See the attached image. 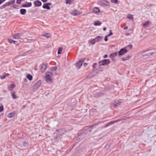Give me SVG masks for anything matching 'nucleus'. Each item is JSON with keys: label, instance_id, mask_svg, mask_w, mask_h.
Masks as SVG:
<instances>
[{"label": "nucleus", "instance_id": "obj_8", "mask_svg": "<svg viewBox=\"0 0 156 156\" xmlns=\"http://www.w3.org/2000/svg\"><path fill=\"white\" fill-rule=\"evenodd\" d=\"M15 2V0H13L10 2H7L2 6V7L5 8V6H9L11 5L14 4Z\"/></svg>", "mask_w": 156, "mask_h": 156}, {"label": "nucleus", "instance_id": "obj_31", "mask_svg": "<svg viewBox=\"0 0 156 156\" xmlns=\"http://www.w3.org/2000/svg\"><path fill=\"white\" fill-rule=\"evenodd\" d=\"M66 4H70L72 2V0H65Z\"/></svg>", "mask_w": 156, "mask_h": 156}, {"label": "nucleus", "instance_id": "obj_2", "mask_svg": "<svg viewBox=\"0 0 156 156\" xmlns=\"http://www.w3.org/2000/svg\"><path fill=\"white\" fill-rule=\"evenodd\" d=\"M110 63V60L109 59H105L99 62L100 65H107Z\"/></svg>", "mask_w": 156, "mask_h": 156}, {"label": "nucleus", "instance_id": "obj_55", "mask_svg": "<svg viewBox=\"0 0 156 156\" xmlns=\"http://www.w3.org/2000/svg\"><path fill=\"white\" fill-rule=\"evenodd\" d=\"M152 53H150V55H152Z\"/></svg>", "mask_w": 156, "mask_h": 156}, {"label": "nucleus", "instance_id": "obj_5", "mask_svg": "<svg viewBox=\"0 0 156 156\" xmlns=\"http://www.w3.org/2000/svg\"><path fill=\"white\" fill-rule=\"evenodd\" d=\"M117 55V52H115L114 53L111 54L109 56V57L112 59V61H115L116 59L114 58Z\"/></svg>", "mask_w": 156, "mask_h": 156}, {"label": "nucleus", "instance_id": "obj_16", "mask_svg": "<svg viewBox=\"0 0 156 156\" xmlns=\"http://www.w3.org/2000/svg\"><path fill=\"white\" fill-rule=\"evenodd\" d=\"M15 115V113L14 112H12L9 113L8 115V117L9 118H11L13 117Z\"/></svg>", "mask_w": 156, "mask_h": 156}, {"label": "nucleus", "instance_id": "obj_37", "mask_svg": "<svg viewBox=\"0 0 156 156\" xmlns=\"http://www.w3.org/2000/svg\"><path fill=\"white\" fill-rule=\"evenodd\" d=\"M3 110V106H0V112H2Z\"/></svg>", "mask_w": 156, "mask_h": 156}, {"label": "nucleus", "instance_id": "obj_7", "mask_svg": "<svg viewBox=\"0 0 156 156\" xmlns=\"http://www.w3.org/2000/svg\"><path fill=\"white\" fill-rule=\"evenodd\" d=\"M81 13V12H80L79 10L76 9L75 10L73 11L71 13V14L73 16H76L80 14Z\"/></svg>", "mask_w": 156, "mask_h": 156}, {"label": "nucleus", "instance_id": "obj_29", "mask_svg": "<svg viewBox=\"0 0 156 156\" xmlns=\"http://www.w3.org/2000/svg\"><path fill=\"white\" fill-rule=\"evenodd\" d=\"M15 87V85L13 84H11L9 87V89L11 90H12Z\"/></svg>", "mask_w": 156, "mask_h": 156}, {"label": "nucleus", "instance_id": "obj_52", "mask_svg": "<svg viewBox=\"0 0 156 156\" xmlns=\"http://www.w3.org/2000/svg\"><path fill=\"white\" fill-rule=\"evenodd\" d=\"M48 4V5H51V3H47Z\"/></svg>", "mask_w": 156, "mask_h": 156}, {"label": "nucleus", "instance_id": "obj_44", "mask_svg": "<svg viewBox=\"0 0 156 156\" xmlns=\"http://www.w3.org/2000/svg\"><path fill=\"white\" fill-rule=\"evenodd\" d=\"M44 2H47V0H41Z\"/></svg>", "mask_w": 156, "mask_h": 156}, {"label": "nucleus", "instance_id": "obj_9", "mask_svg": "<svg viewBox=\"0 0 156 156\" xmlns=\"http://www.w3.org/2000/svg\"><path fill=\"white\" fill-rule=\"evenodd\" d=\"M84 60L82 59L79 61L76 64V66L78 67V69H80L82 64V63L83 62Z\"/></svg>", "mask_w": 156, "mask_h": 156}, {"label": "nucleus", "instance_id": "obj_50", "mask_svg": "<svg viewBox=\"0 0 156 156\" xmlns=\"http://www.w3.org/2000/svg\"><path fill=\"white\" fill-rule=\"evenodd\" d=\"M16 42V41L13 40V43L14 44H15Z\"/></svg>", "mask_w": 156, "mask_h": 156}, {"label": "nucleus", "instance_id": "obj_12", "mask_svg": "<svg viewBox=\"0 0 156 156\" xmlns=\"http://www.w3.org/2000/svg\"><path fill=\"white\" fill-rule=\"evenodd\" d=\"M94 39L96 43L100 41L101 40H102L103 39V37L101 36H97Z\"/></svg>", "mask_w": 156, "mask_h": 156}, {"label": "nucleus", "instance_id": "obj_4", "mask_svg": "<svg viewBox=\"0 0 156 156\" xmlns=\"http://www.w3.org/2000/svg\"><path fill=\"white\" fill-rule=\"evenodd\" d=\"M22 33H18L12 35L13 38L15 39H18L21 38V36H23Z\"/></svg>", "mask_w": 156, "mask_h": 156}, {"label": "nucleus", "instance_id": "obj_54", "mask_svg": "<svg viewBox=\"0 0 156 156\" xmlns=\"http://www.w3.org/2000/svg\"><path fill=\"white\" fill-rule=\"evenodd\" d=\"M99 94V95H100V93L98 94Z\"/></svg>", "mask_w": 156, "mask_h": 156}, {"label": "nucleus", "instance_id": "obj_17", "mask_svg": "<svg viewBox=\"0 0 156 156\" xmlns=\"http://www.w3.org/2000/svg\"><path fill=\"white\" fill-rule=\"evenodd\" d=\"M16 92L15 91H13L12 92L11 95L13 99H16L17 98V97L15 94Z\"/></svg>", "mask_w": 156, "mask_h": 156}, {"label": "nucleus", "instance_id": "obj_41", "mask_svg": "<svg viewBox=\"0 0 156 156\" xmlns=\"http://www.w3.org/2000/svg\"><path fill=\"white\" fill-rule=\"evenodd\" d=\"M108 37L107 35L105 36V39H104V40H105V41H108V39L107 38Z\"/></svg>", "mask_w": 156, "mask_h": 156}, {"label": "nucleus", "instance_id": "obj_45", "mask_svg": "<svg viewBox=\"0 0 156 156\" xmlns=\"http://www.w3.org/2000/svg\"><path fill=\"white\" fill-rule=\"evenodd\" d=\"M83 65L85 67H86L87 65V63L85 62L84 64Z\"/></svg>", "mask_w": 156, "mask_h": 156}, {"label": "nucleus", "instance_id": "obj_36", "mask_svg": "<svg viewBox=\"0 0 156 156\" xmlns=\"http://www.w3.org/2000/svg\"><path fill=\"white\" fill-rule=\"evenodd\" d=\"M23 145L25 147H27V146L28 144L26 142H24L23 143Z\"/></svg>", "mask_w": 156, "mask_h": 156}, {"label": "nucleus", "instance_id": "obj_13", "mask_svg": "<svg viewBox=\"0 0 156 156\" xmlns=\"http://www.w3.org/2000/svg\"><path fill=\"white\" fill-rule=\"evenodd\" d=\"M133 46L132 44H129L126 46L124 48L127 51H129L132 48Z\"/></svg>", "mask_w": 156, "mask_h": 156}, {"label": "nucleus", "instance_id": "obj_18", "mask_svg": "<svg viewBox=\"0 0 156 156\" xmlns=\"http://www.w3.org/2000/svg\"><path fill=\"white\" fill-rule=\"evenodd\" d=\"M43 8L44 9H50V7L48 5V3L44 4L43 6Z\"/></svg>", "mask_w": 156, "mask_h": 156}, {"label": "nucleus", "instance_id": "obj_23", "mask_svg": "<svg viewBox=\"0 0 156 156\" xmlns=\"http://www.w3.org/2000/svg\"><path fill=\"white\" fill-rule=\"evenodd\" d=\"M101 24V23L99 21H97L94 22V25L95 26H100Z\"/></svg>", "mask_w": 156, "mask_h": 156}, {"label": "nucleus", "instance_id": "obj_30", "mask_svg": "<svg viewBox=\"0 0 156 156\" xmlns=\"http://www.w3.org/2000/svg\"><path fill=\"white\" fill-rule=\"evenodd\" d=\"M6 76L5 73H4L2 76H0V78L1 79H3L5 78Z\"/></svg>", "mask_w": 156, "mask_h": 156}, {"label": "nucleus", "instance_id": "obj_35", "mask_svg": "<svg viewBox=\"0 0 156 156\" xmlns=\"http://www.w3.org/2000/svg\"><path fill=\"white\" fill-rule=\"evenodd\" d=\"M8 41L9 43L11 44L13 43V40L11 39H8Z\"/></svg>", "mask_w": 156, "mask_h": 156}, {"label": "nucleus", "instance_id": "obj_43", "mask_svg": "<svg viewBox=\"0 0 156 156\" xmlns=\"http://www.w3.org/2000/svg\"><path fill=\"white\" fill-rule=\"evenodd\" d=\"M96 64H97V63H94L93 64V66H92L93 67V68H94V67H95V66Z\"/></svg>", "mask_w": 156, "mask_h": 156}, {"label": "nucleus", "instance_id": "obj_26", "mask_svg": "<svg viewBox=\"0 0 156 156\" xmlns=\"http://www.w3.org/2000/svg\"><path fill=\"white\" fill-rule=\"evenodd\" d=\"M127 17L129 19H132L133 20V17L132 15L129 14L127 15Z\"/></svg>", "mask_w": 156, "mask_h": 156}, {"label": "nucleus", "instance_id": "obj_14", "mask_svg": "<svg viewBox=\"0 0 156 156\" xmlns=\"http://www.w3.org/2000/svg\"><path fill=\"white\" fill-rule=\"evenodd\" d=\"M132 57L131 55H128L127 56L122 58V59L123 61H125L129 60Z\"/></svg>", "mask_w": 156, "mask_h": 156}, {"label": "nucleus", "instance_id": "obj_47", "mask_svg": "<svg viewBox=\"0 0 156 156\" xmlns=\"http://www.w3.org/2000/svg\"><path fill=\"white\" fill-rule=\"evenodd\" d=\"M6 0H0V1L1 2L3 3Z\"/></svg>", "mask_w": 156, "mask_h": 156}, {"label": "nucleus", "instance_id": "obj_6", "mask_svg": "<svg viewBox=\"0 0 156 156\" xmlns=\"http://www.w3.org/2000/svg\"><path fill=\"white\" fill-rule=\"evenodd\" d=\"M127 52L126 50L124 48L121 49L119 52V55H122Z\"/></svg>", "mask_w": 156, "mask_h": 156}, {"label": "nucleus", "instance_id": "obj_42", "mask_svg": "<svg viewBox=\"0 0 156 156\" xmlns=\"http://www.w3.org/2000/svg\"><path fill=\"white\" fill-rule=\"evenodd\" d=\"M30 53H31V52L30 51H28L26 52L25 53L26 54H27V53L30 54Z\"/></svg>", "mask_w": 156, "mask_h": 156}, {"label": "nucleus", "instance_id": "obj_10", "mask_svg": "<svg viewBox=\"0 0 156 156\" xmlns=\"http://www.w3.org/2000/svg\"><path fill=\"white\" fill-rule=\"evenodd\" d=\"M47 67V64H43L41 67V70L42 72H44Z\"/></svg>", "mask_w": 156, "mask_h": 156}, {"label": "nucleus", "instance_id": "obj_39", "mask_svg": "<svg viewBox=\"0 0 156 156\" xmlns=\"http://www.w3.org/2000/svg\"><path fill=\"white\" fill-rule=\"evenodd\" d=\"M21 0H17L16 1L17 3L19 4H21Z\"/></svg>", "mask_w": 156, "mask_h": 156}, {"label": "nucleus", "instance_id": "obj_32", "mask_svg": "<svg viewBox=\"0 0 156 156\" xmlns=\"http://www.w3.org/2000/svg\"><path fill=\"white\" fill-rule=\"evenodd\" d=\"M149 21H146L145 22V23H144L143 24V26L144 27H145V26H147V25L149 24Z\"/></svg>", "mask_w": 156, "mask_h": 156}, {"label": "nucleus", "instance_id": "obj_20", "mask_svg": "<svg viewBox=\"0 0 156 156\" xmlns=\"http://www.w3.org/2000/svg\"><path fill=\"white\" fill-rule=\"evenodd\" d=\"M93 11L95 13H97L99 12L100 11V9L97 7H95L93 9Z\"/></svg>", "mask_w": 156, "mask_h": 156}, {"label": "nucleus", "instance_id": "obj_34", "mask_svg": "<svg viewBox=\"0 0 156 156\" xmlns=\"http://www.w3.org/2000/svg\"><path fill=\"white\" fill-rule=\"evenodd\" d=\"M103 3L105 5L107 6H108L109 5V3L108 2H107V1H104V2H103Z\"/></svg>", "mask_w": 156, "mask_h": 156}, {"label": "nucleus", "instance_id": "obj_27", "mask_svg": "<svg viewBox=\"0 0 156 156\" xmlns=\"http://www.w3.org/2000/svg\"><path fill=\"white\" fill-rule=\"evenodd\" d=\"M62 50V47H60L58 49V54H60L61 53V52Z\"/></svg>", "mask_w": 156, "mask_h": 156}, {"label": "nucleus", "instance_id": "obj_15", "mask_svg": "<svg viewBox=\"0 0 156 156\" xmlns=\"http://www.w3.org/2000/svg\"><path fill=\"white\" fill-rule=\"evenodd\" d=\"M32 5V3L31 2H28L27 4H24L22 5L23 7H29Z\"/></svg>", "mask_w": 156, "mask_h": 156}, {"label": "nucleus", "instance_id": "obj_46", "mask_svg": "<svg viewBox=\"0 0 156 156\" xmlns=\"http://www.w3.org/2000/svg\"><path fill=\"white\" fill-rule=\"evenodd\" d=\"M107 57H108V55H105L104 56V58H107Z\"/></svg>", "mask_w": 156, "mask_h": 156}, {"label": "nucleus", "instance_id": "obj_24", "mask_svg": "<svg viewBox=\"0 0 156 156\" xmlns=\"http://www.w3.org/2000/svg\"><path fill=\"white\" fill-rule=\"evenodd\" d=\"M116 121H111L110 122H109L108 123H107L106 124V125L105 126V127H106L107 126H108L110 125L111 124H113Z\"/></svg>", "mask_w": 156, "mask_h": 156}, {"label": "nucleus", "instance_id": "obj_38", "mask_svg": "<svg viewBox=\"0 0 156 156\" xmlns=\"http://www.w3.org/2000/svg\"><path fill=\"white\" fill-rule=\"evenodd\" d=\"M112 3H117V0H111Z\"/></svg>", "mask_w": 156, "mask_h": 156}, {"label": "nucleus", "instance_id": "obj_48", "mask_svg": "<svg viewBox=\"0 0 156 156\" xmlns=\"http://www.w3.org/2000/svg\"><path fill=\"white\" fill-rule=\"evenodd\" d=\"M5 74L6 75V76H8L9 75V73H5Z\"/></svg>", "mask_w": 156, "mask_h": 156}, {"label": "nucleus", "instance_id": "obj_49", "mask_svg": "<svg viewBox=\"0 0 156 156\" xmlns=\"http://www.w3.org/2000/svg\"><path fill=\"white\" fill-rule=\"evenodd\" d=\"M127 28H128V27H127V26H126V27H125L124 28V29H127Z\"/></svg>", "mask_w": 156, "mask_h": 156}, {"label": "nucleus", "instance_id": "obj_21", "mask_svg": "<svg viewBox=\"0 0 156 156\" xmlns=\"http://www.w3.org/2000/svg\"><path fill=\"white\" fill-rule=\"evenodd\" d=\"M20 12L21 14L24 15L26 13V10L25 9H21L20 10Z\"/></svg>", "mask_w": 156, "mask_h": 156}, {"label": "nucleus", "instance_id": "obj_56", "mask_svg": "<svg viewBox=\"0 0 156 156\" xmlns=\"http://www.w3.org/2000/svg\"><path fill=\"white\" fill-rule=\"evenodd\" d=\"M24 0H21V1H24Z\"/></svg>", "mask_w": 156, "mask_h": 156}, {"label": "nucleus", "instance_id": "obj_19", "mask_svg": "<svg viewBox=\"0 0 156 156\" xmlns=\"http://www.w3.org/2000/svg\"><path fill=\"white\" fill-rule=\"evenodd\" d=\"M88 43L89 44H94L96 43V42L95 41L94 39H93L89 40L88 41Z\"/></svg>", "mask_w": 156, "mask_h": 156}, {"label": "nucleus", "instance_id": "obj_11", "mask_svg": "<svg viewBox=\"0 0 156 156\" xmlns=\"http://www.w3.org/2000/svg\"><path fill=\"white\" fill-rule=\"evenodd\" d=\"M34 4L36 7H39L41 5V3L39 0H36L34 2Z\"/></svg>", "mask_w": 156, "mask_h": 156}, {"label": "nucleus", "instance_id": "obj_3", "mask_svg": "<svg viewBox=\"0 0 156 156\" xmlns=\"http://www.w3.org/2000/svg\"><path fill=\"white\" fill-rule=\"evenodd\" d=\"M41 84V81L39 80L37 81L36 83L34 84L32 86V88L34 90H36L39 87Z\"/></svg>", "mask_w": 156, "mask_h": 156}, {"label": "nucleus", "instance_id": "obj_22", "mask_svg": "<svg viewBox=\"0 0 156 156\" xmlns=\"http://www.w3.org/2000/svg\"><path fill=\"white\" fill-rule=\"evenodd\" d=\"M43 36L45 37H46L49 38L51 36V34L50 33H47L45 34H43L42 35Z\"/></svg>", "mask_w": 156, "mask_h": 156}, {"label": "nucleus", "instance_id": "obj_33", "mask_svg": "<svg viewBox=\"0 0 156 156\" xmlns=\"http://www.w3.org/2000/svg\"><path fill=\"white\" fill-rule=\"evenodd\" d=\"M57 67L56 66H55L53 67H52L51 68V70L52 71H54L56 70Z\"/></svg>", "mask_w": 156, "mask_h": 156}, {"label": "nucleus", "instance_id": "obj_40", "mask_svg": "<svg viewBox=\"0 0 156 156\" xmlns=\"http://www.w3.org/2000/svg\"><path fill=\"white\" fill-rule=\"evenodd\" d=\"M110 33L107 35L108 37V36H111V35H112V33L111 32V30H110Z\"/></svg>", "mask_w": 156, "mask_h": 156}, {"label": "nucleus", "instance_id": "obj_53", "mask_svg": "<svg viewBox=\"0 0 156 156\" xmlns=\"http://www.w3.org/2000/svg\"><path fill=\"white\" fill-rule=\"evenodd\" d=\"M2 3V2H1L0 1V5Z\"/></svg>", "mask_w": 156, "mask_h": 156}, {"label": "nucleus", "instance_id": "obj_1", "mask_svg": "<svg viewBox=\"0 0 156 156\" xmlns=\"http://www.w3.org/2000/svg\"><path fill=\"white\" fill-rule=\"evenodd\" d=\"M53 75V73L51 72H47L46 73L45 79L47 82H51L52 80L51 76Z\"/></svg>", "mask_w": 156, "mask_h": 156}, {"label": "nucleus", "instance_id": "obj_25", "mask_svg": "<svg viewBox=\"0 0 156 156\" xmlns=\"http://www.w3.org/2000/svg\"><path fill=\"white\" fill-rule=\"evenodd\" d=\"M27 77L30 81L32 80L33 78L32 76L30 74L27 75Z\"/></svg>", "mask_w": 156, "mask_h": 156}, {"label": "nucleus", "instance_id": "obj_51", "mask_svg": "<svg viewBox=\"0 0 156 156\" xmlns=\"http://www.w3.org/2000/svg\"><path fill=\"white\" fill-rule=\"evenodd\" d=\"M103 30H106V27H104L103 28Z\"/></svg>", "mask_w": 156, "mask_h": 156}, {"label": "nucleus", "instance_id": "obj_28", "mask_svg": "<svg viewBox=\"0 0 156 156\" xmlns=\"http://www.w3.org/2000/svg\"><path fill=\"white\" fill-rule=\"evenodd\" d=\"M31 41V39H27L26 38H24L23 40V41L24 42H30Z\"/></svg>", "mask_w": 156, "mask_h": 156}]
</instances>
